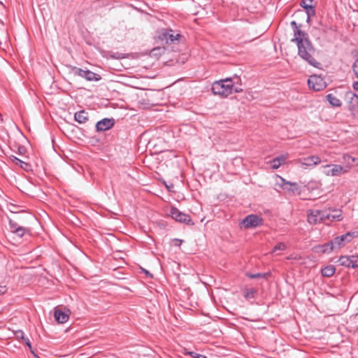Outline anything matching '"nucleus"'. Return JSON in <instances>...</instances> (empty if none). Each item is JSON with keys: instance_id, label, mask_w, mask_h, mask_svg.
Instances as JSON below:
<instances>
[{"instance_id": "1", "label": "nucleus", "mask_w": 358, "mask_h": 358, "mask_svg": "<svg viewBox=\"0 0 358 358\" xmlns=\"http://www.w3.org/2000/svg\"><path fill=\"white\" fill-rule=\"evenodd\" d=\"M290 25L294 31V38L291 41L296 44L299 57L309 65L320 68L321 64L315 58L316 50L309 39L308 34L301 29V24L292 21Z\"/></svg>"}, {"instance_id": "2", "label": "nucleus", "mask_w": 358, "mask_h": 358, "mask_svg": "<svg viewBox=\"0 0 358 358\" xmlns=\"http://www.w3.org/2000/svg\"><path fill=\"white\" fill-rule=\"evenodd\" d=\"M232 79L227 78L223 80L215 81L212 85V92L214 94L220 95L224 97L232 94Z\"/></svg>"}, {"instance_id": "3", "label": "nucleus", "mask_w": 358, "mask_h": 358, "mask_svg": "<svg viewBox=\"0 0 358 358\" xmlns=\"http://www.w3.org/2000/svg\"><path fill=\"white\" fill-rule=\"evenodd\" d=\"M358 236V231L348 232L337 236L332 240L335 250L339 249L350 243L355 237Z\"/></svg>"}, {"instance_id": "4", "label": "nucleus", "mask_w": 358, "mask_h": 358, "mask_svg": "<svg viewBox=\"0 0 358 358\" xmlns=\"http://www.w3.org/2000/svg\"><path fill=\"white\" fill-rule=\"evenodd\" d=\"M71 71L75 76L82 77L87 81H99L101 79V76L99 74L95 73L90 70H83L80 68L73 66Z\"/></svg>"}, {"instance_id": "5", "label": "nucleus", "mask_w": 358, "mask_h": 358, "mask_svg": "<svg viewBox=\"0 0 358 358\" xmlns=\"http://www.w3.org/2000/svg\"><path fill=\"white\" fill-rule=\"evenodd\" d=\"M308 85L310 89L314 91H322L327 87V83L324 79L317 75H313L308 79Z\"/></svg>"}, {"instance_id": "6", "label": "nucleus", "mask_w": 358, "mask_h": 358, "mask_svg": "<svg viewBox=\"0 0 358 358\" xmlns=\"http://www.w3.org/2000/svg\"><path fill=\"white\" fill-rule=\"evenodd\" d=\"M307 220L310 224H317L325 221V210H309Z\"/></svg>"}, {"instance_id": "7", "label": "nucleus", "mask_w": 358, "mask_h": 358, "mask_svg": "<svg viewBox=\"0 0 358 358\" xmlns=\"http://www.w3.org/2000/svg\"><path fill=\"white\" fill-rule=\"evenodd\" d=\"M241 224L246 229L255 228L263 224V219L258 215L250 214L242 220Z\"/></svg>"}, {"instance_id": "8", "label": "nucleus", "mask_w": 358, "mask_h": 358, "mask_svg": "<svg viewBox=\"0 0 358 358\" xmlns=\"http://www.w3.org/2000/svg\"><path fill=\"white\" fill-rule=\"evenodd\" d=\"M171 217L177 222L184 223L188 225H193L190 216L186 213L180 211L178 208L172 207L170 210Z\"/></svg>"}, {"instance_id": "9", "label": "nucleus", "mask_w": 358, "mask_h": 358, "mask_svg": "<svg viewBox=\"0 0 358 358\" xmlns=\"http://www.w3.org/2000/svg\"><path fill=\"white\" fill-rule=\"evenodd\" d=\"M350 167L351 166L350 165H346L345 166L338 164L327 165L326 166L325 173L327 176H339L342 173L348 172Z\"/></svg>"}, {"instance_id": "10", "label": "nucleus", "mask_w": 358, "mask_h": 358, "mask_svg": "<svg viewBox=\"0 0 358 358\" xmlns=\"http://www.w3.org/2000/svg\"><path fill=\"white\" fill-rule=\"evenodd\" d=\"M339 264L348 268H358V255L341 256L338 259Z\"/></svg>"}, {"instance_id": "11", "label": "nucleus", "mask_w": 358, "mask_h": 358, "mask_svg": "<svg viewBox=\"0 0 358 358\" xmlns=\"http://www.w3.org/2000/svg\"><path fill=\"white\" fill-rule=\"evenodd\" d=\"M280 183L279 185L284 189L287 190L289 192H291L293 194H299L300 188L296 182H291L287 181L285 179L282 177H279Z\"/></svg>"}, {"instance_id": "12", "label": "nucleus", "mask_w": 358, "mask_h": 358, "mask_svg": "<svg viewBox=\"0 0 358 358\" xmlns=\"http://www.w3.org/2000/svg\"><path fill=\"white\" fill-rule=\"evenodd\" d=\"M10 162L15 166H20L25 171H31L33 170V164L29 161H22L20 158H9ZM31 158H27L30 159Z\"/></svg>"}, {"instance_id": "13", "label": "nucleus", "mask_w": 358, "mask_h": 358, "mask_svg": "<svg viewBox=\"0 0 358 358\" xmlns=\"http://www.w3.org/2000/svg\"><path fill=\"white\" fill-rule=\"evenodd\" d=\"M114 124L113 118H103L96 122V129L98 131H106L113 127Z\"/></svg>"}, {"instance_id": "14", "label": "nucleus", "mask_w": 358, "mask_h": 358, "mask_svg": "<svg viewBox=\"0 0 358 358\" xmlns=\"http://www.w3.org/2000/svg\"><path fill=\"white\" fill-rule=\"evenodd\" d=\"M181 35L172 29H168L162 34V39L166 41V43H172L178 41Z\"/></svg>"}, {"instance_id": "15", "label": "nucleus", "mask_w": 358, "mask_h": 358, "mask_svg": "<svg viewBox=\"0 0 358 358\" xmlns=\"http://www.w3.org/2000/svg\"><path fill=\"white\" fill-rule=\"evenodd\" d=\"M325 220L330 221H341L343 220L342 211L334 209L331 211L325 210Z\"/></svg>"}, {"instance_id": "16", "label": "nucleus", "mask_w": 358, "mask_h": 358, "mask_svg": "<svg viewBox=\"0 0 358 358\" xmlns=\"http://www.w3.org/2000/svg\"><path fill=\"white\" fill-rule=\"evenodd\" d=\"M335 250L334 246L333 245L332 241L329 243L319 245L315 247L314 251L317 253H329L331 251Z\"/></svg>"}, {"instance_id": "17", "label": "nucleus", "mask_w": 358, "mask_h": 358, "mask_svg": "<svg viewBox=\"0 0 358 358\" xmlns=\"http://www.w3.org/2000/svg\"><path fill=\"white\" fill-rule=\"evenodd\" d=\"M313 0H303L300 3V6L306 10L307 15L315 16V9L311 4Z\"/></svg>"}, {"instance_id": "18", "label": "nucleus", "mask_w": 358, "mask_h": 358, "mask_svg": "<svg viewBox=\"0 0 358 358\" xmlns=\"http://www.w3.org/2000/svg\"><path fill=\"white\" fill-rule=\"evenodd\" d=\"M286 158H273L266 162L267 169H277L285 162Z\"/></svg>"}, {"instance_id": "19", "label": "nucleus", "mask_w": 358, "mask_h": 358, "mask_svg": "<svg viewBox=\"0 0 358 358\" xmlns=\"http://www.w3.org/2000/svg\"><path fill=\"white\" fill-rule=\"evenodd\" d=\"M320 162V158H300L298 161V163L304 168L313 166Z\"/></svg>"}, {"instance_id": "20", "label": "nucleus", "mask_w": 358, "mask_h": 358, "mask_svg": "<svg viewBox=\"0 0 358 358\" xmlns=\"http://www.w3.org/2000/svg\"><path fill=\"white\" fill-rule=\"evenodd\" d=\"M74 120L80 124L85 123L89 120V115L85 110L75 113Z\"/></svg>"}, {"instance_id": "21", "label": "nucleus", "mask_w": 358, "mask_h": 358, "mask_svg": "<svg viewBox=\"0 0 358 358\" xmlns=\"http://www.w3.org/2000/svg\"><path fill=\"white\" fill-rule=\"evenodd\" d=\"M55 318L58 323L64 324L69 319V315L61 310H55L54 313Z\"/></svg>"}, {"instance_id": "22", "label": "nucleus", "mask_w": 358, "mask_h": 358, "mask_svg": "<svg viewBox=\"0 0 358 358\" xmlns=\"http://www.w3.org/2000/svg\"><path fill=\"white\" fill-rule=\"evenodd\" d=\"M347 96L349 97V109L353 110L358 108V95L353 92H348Z\"/></svg>"}, {"instance_id": "23", "label": "nucleus", "mask_w": 358, "mask_h": 358, "mask_svg": "<svg viewBox=\"0 0 358 358\" xmlns=\"http://www.w3.org/2000/svg\"><path fill=\"white\" fill-rule=\"evenodd\" d=\"M321 273L324 277H331L335 273V268L333 265H328L321 269Z\"/></svg>"}, {"instance_id": "24", "label": "nucleus", "mask_w": 358, "mask_h": 358, "mask_svg": "<svg viewBox=\"0 0 358 358\" xmlns=\"http://www.w3.org/2000/svg\"><path fill=\"white\" fill-rule=\"evenodd\" d=\"M327 100L334 107H340L341 101L332 94H329L326 96Z\"/></svg>"}, {"instance_id": "25", "label": "nucleus", "mask_w": 358, "mask_h": 358, "mask_svg": "<svg viewBox=\"0 0 358 358\" xmlns=\"http://www.w3.org/2000/svg\"><path fill=\"white\" fill-rule=\"evenodd\" d=\"M246 276L251 279H256V278H266L268 275H270L269 273H246Z\"/></svg>"}, {"instance_id": "26", "label": "nucleus", "mask_w": 358, "mask_h": 358, "mask_svg": "<svg viewBox=\"0 0 358 358\" xmlns=\"http://www.w3.org/2000/svg\"><path fill=\"white\" fill-rule=\"evenodd\" d=\"M257 293V290L254 288L247 289L244 290V297L246 299H250L255 297V295Z\"/></svg>"}, {"instance_id": "27", "label": "nucleus", "mask_w": 358, "mask_h": 358, "mask_svg": "<svg viewBox=\"0 0 358 358\" xmlns=\"http://www.w3.org/2000/svg\"><path fill=\"white\" fill-rule=\"evenodd\" d=\"M27 231L28 230L26 228L20 227L19 228L15 229L14 234H15L19 237H22Z\"/></svg>"}, {"instance_id": "28", "label": "nucleus", "mask_w": 358, "mask_h": 358, "mask_svg": "<svg viewBox=\"0 0 358 358\" xmlns=\"http://www.w3.org/2000/svg\"><path fill=\"white\" fill-rule=\"evenodd\" d=\"M8 224H9L10 229L11 232H13V233L15 232V229H17L20 227V226H18L17 223L10 218H9Z\"/></svg>"}, {"instance_id": "29", "label": "nucleus", "mask_w": 358, "mask_h": 358, "mask_svg": "<svg viewBox=\"0 0 358 358\" xmlns=\"http://www.w3.org/2000/svg\"><path fill=\"white\" fill-rule=\"evenodd\" d=\"M110 57L113 58V59H120L125 58V56L123 53L117 52L110 53Z\"/></svg>"}, {"instance_id": "30", "label": "nucleus", "mask_w": 358, "mask_h": 358, "mask_svg": "<svg viewBox=\"0 0 358 358\" xmlns=\"http://www.w3.org/2000/svg\"><path fill=\"white\" fill-rule=\"evenodd\" d=\"M285 249L286 245L283 243H279L274 246L272 252H275L278 250H285Z\"/></svg>"}, {"instance_id": "31", "label": "nucleus", "mask_w": 358, "mask_h": 358, "mask_svg": "<svg viewBox=\"0 0 358 358\" xmlns=\"http://www.w3.org/2000/svg\"><path fill=\"white\" fill-rule=\"evenodd\" d=\"M185 355H190L192 358H207L205 355L196 353L195 352H187Z\"/></svg>"}, {"instance_id": "32", "label": "nucleus", "mask_w": 358, "mask_h": 358, "mask_svg": "<svg viewBox=\"0 0 358 358\" xmlns=\"http://www.w3.org/2000/svg\"><path fill=\"white\" fill-rule=\"evenodd\" d=\"M17 154L20 155H24L27 152V148L24 145H17Z\"/></svg>"}, {"instance_id": "33", "label": "nucleus", "mask_w": 358, "mask_h": 358, "mask_svg": "<svg viewBox=\"0 0 358 358\" xmlns=\"http://www.w3.org/2000/svg\"><path fill=\"white\" fill-rule=\"evenodd\" d=\"M352 71L355 76L358 78V57L356 59L352 65Z\"/></svg>"}, {"instance_id": "34", "label": "nucleus", "mask_w": 358, "mask_h": 358, "mask_svg": "<svg viewBox=\"0 0 358 358\" xmlns=\"http://www.w3.org/2000/svg\"><path fill=\"white\" fill-rule=\"evenodd\" d=\"M232 94L233 93H239L243 92V89L240 86H235L234 83H232V87H231Z\"/></svg>"}, {"instance_id": "35", "label": "nucleus", "mask_w": 358, "mask_h": 358, "mask_svg": "<svg viewBox=\"0 0 358 358\" xmlns=\"http://www.w3.org/2000/svg\"><path fill=\"white\" fill-rule=\"evenodd\" d=\"M15 335L17 338H20L22 340H25L26 337L24 336V334L22 330H18L15 333Z\"/></svg>"}, {"instance_id": "36", "label": "nucleus", "mask_w": 358, "mask_h": 358, "mask_svg": "<svg viewBox=\"0 0 358 358\" xmlns=\"http://www.w3.org/2000/svg\"><path fill=\"white\" fill-rule=\"evenodd\" d=\"M164 152H165L162 151V150H159L157 149H155L153 151L150 150L149 155H158V154L164 153ZM148 154L146 152L145 157H148Z\"/></svg>"}, {"instance_id": "37", "label": "nucleus", "mask_w": 358, "mask_h": 358, "mask_svg": "<svg viewBox=\"0 0 358 358\" xmlns=\"http://www.w3.org/2000/svg\"><path fill=\"white\" fill-rule=\"evenodd\" d=\"M27 346L29 347L30 351L34 354V350H32L31 344L29 338H26L25 340L23 341Z\"/></svg>"}, {"instance_id": "38", "label": "nucleus", "mask_w": 358, "mask_h": 358, "mask_svg": "<svg viewBox=\"0 0 358 358\" xmlns=\"http://www.w3.org/2000/svg\"><path fill=\"white\" fill-rule=\"evenodd\" d=\"M352 86L355 90L358 91V81L354 82Z\"/></svg>"}, {"instance_id": "39", "label": "nucleus", "mask_w": 358, "mask_h": 358, "mask_svg": "<svg viewBox=\"0 0 358 358\" xmlns=\"http://www.w3.org/2000/svg\"><path fill=\"white\" fill-rule=\"evenodd\" d=\"M312 16H309V15H307V19H306V22L308 23L310 21V17Z\"/></svg>"}, {"instance_id": "40", "label": "nucleus", "mask_w": 358, "mask_h": 358, "mask_svg": "<svg viewBox=\"0 0 358 358\" xmlns=\"http://www.w3.org/2000/svg\"><path fill=\"white\" fill-rule=\"evenodd\" d=\"M350 159H351L352 162H354L355 161V159H356V158L352 157V158H350Z\"/></svg>"}, {"instance_id": "41", "label": "nucleus", "mask_w": 358, "mask_h": 358, "mask_svg": "<svg viewBox=\"0 0 358 358\" xmlns=\"http://www.w3.org/2000/svg\"><path fill=\"white\" fill-rule=\"evenodd\" d=\"M280 157H285V155H280Z\"/></svg>"}]
</instances>
